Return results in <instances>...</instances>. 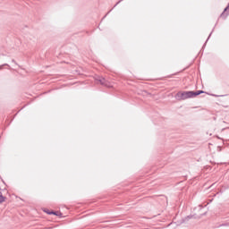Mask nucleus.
<instances>
[{
    "label": "nucleus",
    "mask_w": 229,
    "mask_h": 229,
    "mask_svg": "<svg viewBox=\"0 0 229 229\" xmlns=\"http://www.w3.org/2000/svg\"><path fill=\"white\" fill-rule=\"evenodd\" d=\"M213 97L217 98L218 96L217 95H213Z\"/></svg>",
    "instance_id": "39448f33"
},
{
    "label": "nucleus",
    "mask_w": 229,
    "mask_h": 229,
    "mask_svg": "<svg viewBox=\"0 0 229 229\" xmlns=\"http://www.w3.org/2000/svg\"><path fill=\"white\" fill-rule=\"evenodd\" d=\"M0 69H3V66H0Z\"/></svg>",
    "instance_id": "0eeeda50"
},
{
    "label": "nucleus",
    "mask_w": 229,
    "mask_h": 229,
    "mask_svg": "<svg viewBox=\"0 0 229 229\" xmlns=\"http://www.w3.org/2000/svg\"><path fill=\"white\" fill-rule=\"evenodd\" d=\"M186 219H191V216H187Z\"/></svg>",
    "instance_id": "423d86ee"
},
{
    "label": "nucleus",
    "mask_w": 229,
    "mask_h": 229,
    "mask_svg": "<svg viewBox=\"0 0 229 229\" xmlns=\"http://www.w3.org/2000/svg\"><path fill=\"white\" fill-rule=\"evenodd\" d=\"M47 214H49V215L54 214L55 216H56L55 212H47Z\"/></svg>",
    "instance_id": "20e7f679"
},
{
    "label": "nucleus",
    "mask_w": 229,
    "mask_h": 229,
    "mask_svg": "<svg viewBox=\"0 0 229 229\" xmlns=\"http://www.w3.org/2000/svg\"><path fill=\"white\" fill-rule=\"evenodd\" d=\"M4 201V198L3 197V193L0 191V203H3Z\"/></svg>",
    "instance_id": "7ed1b4c3"
},
{
    "label": "nucleus",
    "mask_w": 229,
    "mask_h": 229,
    "mask_svg": "<svg viewBox=\"0 0 229 229\" xmlns=\"http://www.w3.org/2000/svg\"><path fill=\"white\" fill-rule=\"evenodd\" d=\"M100 85H104L105 87H111L110 84H108V81H106V79L103 77H98L96 79Z\"/></svg>",
    "instance_id": "f03ea898"
},
{
    "label": "nucleus",
    "mask_w": 229,
    "mask_h": 229,
    "mask_svg": "<svg viewBox=\"0 0 229 229\" xmlns=\"http://www.w3.org/2000/svg\"><path fill=\"white\" fill-rule=\"evenodd\" d=\"M205 91L203 90H198L196 92L194 91H183V92H178L175 95V99L177 101H183L185 99H189L191 98H196V96H199V94H204Z\"/></svg>",
    "instance_id": "f257e3e1"
}]
</instances>
